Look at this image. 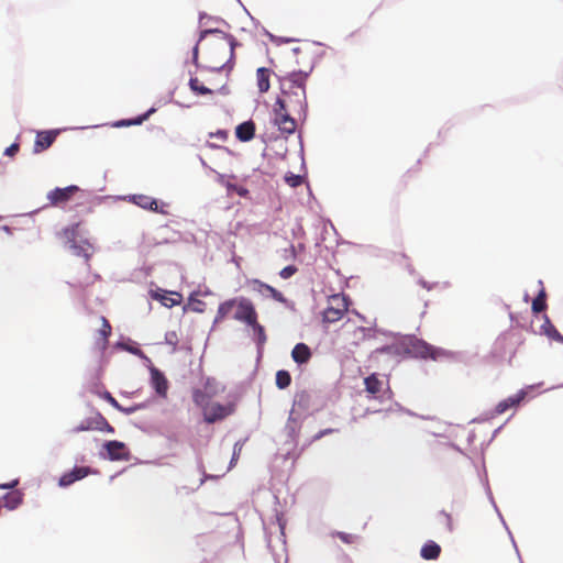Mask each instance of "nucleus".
<instances>
[{
    "mask_svg": "<svg viewBox=\"0 0 563 563\" xmlns=\"http://www.w3.org/2000/svg\"><path fill=\"white\" fill-rule=\"evenodd\" d=\"M349 309L345 296L336 294L329 298L328 306L323 311V321L333 323L341 320Z\"/></svg>",
    "mask_w": 563,
    "mask_h": 563,
    "instance_id": "7",
    "label": "nucleus"
},
{
    "mask_svg": "<svg viewBox=\"0 0 563 563\" xmlns=\"http://www.w3.org/2000/svg\"><path fill=\"white\" fill-rule=\"evenodd\" d=\"M252 283H253V285H255V286L265 287V291H266V292H268V294H269V296H271L274 300H276V301H278V302H282V303L286 302V298H285V296H284L279 290H277L276 288H274L273 286H271V285H268V284H265V283H263V282H261V280H258V279H254Z\"/></svg>",
    "mask_w": 563,
    "mask_h": 563,
    "instance_id": "29",
    "label": "nucleus"
},
{
    "mask_svg": "<svg viewBox=\"0 0 563 563\" xmlns=\"http://www.w3.org/2000/svg\"><path fill=\"white\" fill-rule=\"evenodd\" d=\"M291 383V376L287 371L280 369L276 373V386L279 389L287 388Z\"/></svg>",
    "mask_w": 563,
    "mask_h": 563,
    "instance_id": "33",
    "label": "nucleus"
},
{
    "mask_svg": "<svg viewBox=\"0 0 563 563\" xmlns=\"http://www.w3.org/2000/svg\"><path fill=\"white\" fill-rule=\"evenodd\" d=\"M547 308L545 291L542 289L532 301V311L536 313L542 312Z\"/></svg>",
    "mask_w": 563,
    "mask_h": 563,
    "instance_id": "34",
    "label": "nucleus"
},
{
    "mask_svg": "<svg viewBox=\"0 0 563 563\" xmlns=\"http://www.w3.org/2000/svg\"><path fill=\"white\" fill-rule=\"evenodd\" d=\"M298 268L294 265H288L286 267H284L280 272H279V276L283 278V279H288L290 278L292 275H295L297 273Z\"/></svg>",
    "mask_w": 563,
    "mask_h": 563,
    "instance_id": "39",
    "label": "nucleus"
},
{
    "mask_svg": "<svg viewBox=\"0 0 563 563\" xmlns=\"http://www.w3.org/2000/svg\"><path fill=\"white\" fill-rule=\"evenodd\" d=\"M543 333L551 340L556 341L559 343H563V335L556 330V328L551 323L549 318H545L544 323L542 324Z\"/></svg>",
    "mask_w": 563,
    "mask_h": 563,
    "instance_id": "27",
    "label": "nucleus"
},
{
    "mask_svg": "<svg viewBox=\"0 0 563 563\" xmlns=\"http://www.w3.org/2000/svg\"><path fill=\"white\" fill-rule=\"evenodd\" d=\"M126 350L135 355H142L143 352L139 347H126Z\"/></svg>",
    "mask_w": 563,
    "mask_h": 563,
    "instance_id": "49",
    "label": "nucleus"
},
{
    "mask_svg": "<svg viewBox=\"0 0 563 563\" xmlns=\"http://www.w3.org/2000/svg\"><path fill=\"white\" fill-rule=\"evenodd\" d=\"M252 283H253V285H255V286L265 287V291H266V292H268V294H269V296H271L274 300H276V301H278V302H282V303L286 302V298H285V296H284L279 290H277L276 288H274L273 286H271V285H268V284H265V283H263V282H261V280H258V279H254Z\"/></svg>",
    "mask_w": 563,
    "mask_h": 563,
    "instance_id": "28",
    "label": "nucleus"
},
{
    "mask_svg": "<svg viewBox=\"0 0 563 563\" xmlns=\"http://www.w3.org/2000/svg\"><path fill=\"white\" fill-rule=\"evenodd\" d=\"M368 332H369V330L364 328V327H356L354 329V338H355V340L353 341V343L357 344V342L360 340L365 339V336L367 335Z\"/></svg>",
    "mask_w": 563,
    "mask_h": 563,
    "instance_id": "40",
    "label": "nucleus"
},
{
    "mask_svg": "<svg viewBox=\"0 0 563 563\" xmlns=\"http://www.w3.org/2000/svg\"><path fill=\"white\" fill-rule=\"evenodd\" d=\"M104 448L112 461H128L130 459V452L123 442L109 441L104 444Z\"/></svg>",
    "mask_w": 563,
    "mask_h": 563,
    "instance_id": "13",
    "label": "nucleus"
},
{
    "mask_svg": "<svg viewBox=\"0 0 563 563\" xmlns=\"http://www.w3.org/2000/svg\"><path fill=\"white\" fill-rule=\"evenodd\" d=\"M271 75H272V70L266 68V67H260L257 68L256 70V84H257V88H258V91L261 93H265L269 90L271 88Z\"/></svg>",
    "mask_w": 563,
    "mask_h": 563,
    "instance_id": "21",
    "label": "nucleus"
},
{
    "mask_svg": "<svg viewBox=\"0 0 563 563\" xmlns=\"http://www.w3.org/2000/svg\"><path fill=\"white\" fill-rule=\"evenodd\" d=\"M285 181L287 185H289L290 187L292 188H296L298 186H300L303 181V178L300 176V175H296V174H292V173H288L286 176H285Z\"/></svg>",
    "mask_w": 563,
    "mask_h": 563,
    "instance_id": "38",
    "label": "nucleus"
},
{
    "mask_svg": "<svg viewBox=\"0 0 563 563\" xmlns=\"http://www.w3.org/2000/svg\"><path fill=\"white\" fill-rule=\"evenodd\" d=\"M252 283H253V285H255V286L265 287V291H266V292H268V294H269V296H271L274 300H276V301H278V302H282V303L286 302V298H285V296H284L279 290H277L276 288H274L273 286H271V285H268V284H265V283H263V282H261V280H258V279H254Z\"/></svg>",
    "mask_w": 563,
    "mask_h": 563,
    "instance_id": "30",
    "label": "nucleus"
},
{
    "mask_svg": "<svg viewBox=\"0 0 563 563\" xmlns=\"http://www.w3.org/2000/svg\"><path fill=\"white\" fill-rule=\"evenodd\" d=\"M104 399L115 409H122V406L118 402V400L109 393L107 391L104 394Z\"/></svg>",
    "mask_w": 563,
    "mask_h": 563,
    "instance_id": "42",
    "label": "nucleus"
},
{
    "mask_svg": "<svg viewBox=\"0 0 563 563\" xmlns=\"http://www.w3.org/2000/svg\"><path fill=\"white\" fill-rule=\"evenodd\" d=\"M207 35H212L207 52L208 68L213 71L229 70L233 67L234 49L238 45L234 36L220 30H205L200 33L199 42Z\"/></svg>",
    "mask_w": 563,
    "mask_h": 563,
    "instance_id": "2",
    "label": "nucleus"
},
{
    "mask_svg": "<svg viewBox=\"0 0 563 563\" xmlns=\"http://www.w3.org/2000/svg\"><path fill=\"white\" fill-rule=\"evenodd\" d=\"M57 135L58 132L53 130L37 132L33 152L38 154L46 151L55 142Z\"/></svg>",
    "mask_w": 563,
    "mask_h": 563,
    "instance_id": "14",
    "label": "nucleus"
},
{
    "mask_svg": "<svg viewBox=\"0 0 563 563\" xmlns=\"http://www.w3.org/2000/svg\"><path fill=\"white\" fill-rule=\"evenodd\" d=\"M236 194L241 197H245L247 194H249V190L246 188H243V187H232Z\"/></svg>",
    "mask_w": 563,
    "mask_h": 563,
    "instance_id": "47",
    "label": "nucleus"
},
{
    "mask_svg": "<svg viewBox=\"0 0 563 563\" xmlns=\"http://www.w3.org/2000/svg\"><path fill=\"white\" fill-rule=\"evenodd\" d=\"M58 239L67 245L75 255L81 256L86 262V274L82 279H75L70 286L78 290H85L89 286L93 285L95 282L99 278L98 275H93L91 273L90 258L93 254L92 244L86 240L80 239V223L70 224L64 229H62L57 233Z\"/></svg>",
    "mask_w": 563,
    "mask_h": 563,
    "instance_id": "1",
    "label": "nucleus"
},
{
    "mask_svg": "<svg viewBox=\"0 0 563 563\" xmlns=\"http://www.w3.org/2000/svg\"><path fill=\"white\" fill-rule=\"evenodd\" d=\"M19 148H20L19 144L13 143L9 147L5 148L4 154L8 156H14L19 152Z\"/></svg>",
    "mask_w": 563,
    "mask_h": 563,
    "instance_id": "44",
    "label": "nucleus"
},
{
    "mask_svg": "<svg viewBox=\"0 0 563 563\" xmlns=\"http://www.w3.org/2000/svg\"><path fill=\"white\" fill-rule=\"evenodd\" d=\"M210 137H217L218 140L224 142L228 140V132L225 130H219L216 133H210Z\"/></svg>",
    "mask_w": 563,
    "mask_h": 563,
    "instance_id": "43",
    "label": "nucleus"
},
{
    "mask_svg": "<svg viewBox=\"0 0 563 563\" xmlns=\"http://www.w3.org/2000/svg\"><path fill=\"white\" fill-rule=\"evenodd\" d=\"M333 432V429H324V430H321L320 432H318L316 435H313L312 438V441H317L319 439H321L322 437L327 435V434H330Z\"/></svg>",
    "mask_w": 563,
    "mask_h": 563,
    "instance_id": "45",
    "label": "nucleus"
},
{
    "mask_svg": "<svg viewBox=\"0 0 563 563\" xmlns=\"http://www.w3.org/2000/svg\"><path fill=\"white\" fill-rule=\"evenodd\" d=\"M311 355L310 347L305 343H297L291 351L292 360L299 365L308 363Z\"/></svg>",
    "mask_w": 563,
    "mask_h": 563,
    "instance_id": "19",
    "label": "nucleus"
},
{
    "mask_svg": "<svg viewBox=\"0 0 563 563\" xmlns=\"http://www.w3.org/2000/svg\"><path fill=\"white\" fill-rule=\"evenodd\" d=\"M151 383L155 391L162 396L166 397L168 390V380L165 375L156 367H151Z\"/></svg>",
    "mask_w": 563,
    "mask_h": 563,
    "instance_id": "15",
    "label": "nucleus"
},
{
    "mask_svg": "<svg viewBox=\"0 0 563 563\" xmlns=\"http://www.w3.org/2000/svg\"><path fill=\"white\" fill-rule=\"evenodd\" d=\"M286 252H289L291 258L296 257V250L294 245H290L289 249L286 250Z\"/></svg>",
    "mask_w": 563,
    "mask_h": 563,
    "instance_id": "51",
    "label": "nucleus"
},
{
    "mask_svg": "<svg viewBox=\"0 0 563 563\" xmlns=\"http://www.w3.org/2000/svg\"><path fill=\"white\" fill-rule=\"evenodd\" d=\"M155 110L154 109H151L148 110L146 113H144L143 115H140L137 117L136 119L134 120H122L120 122H118L115 125L117 126H129V125H137V124H141L143 123L148 117L151 113H153Z\"/></svg>",
    "mask_w": 563,
    "mask_h": 563,
    "instance_id": "36",
    "label": "nucleus"
},
{
    "mask_svg": "<svg viewBox=\"0 0 563 563\" xmlns=\"http://www.w3.org/2000/svg\"><path fill=\"white\" fill-rule=\"evenodd\" d=\"M441 554V547L434 541L426 542L421 550L420 555L424 560H437Z\"/></svg>",
    "mask_w": 563,
    "mask_h": 563,
    "instance_id": "22",
    "label": "nucleus"
},
{
    "mask_svg": "<svg viewBox=\"0 0 563 563\" xmlns=\"http://www.w3.org/2000/svg\"><path fill=\"white\" fill-rule=\"evenodd\" d=\"M523 342L525 339L521 333L512 330L504 332L495 340L490 356L498 362L508 361V363H511Z\"/></svg>",
    "mask_w": 563,
    "mask_h": 563,
    "instance_id": "4",
    "label": "nucleus"
},
{
    "mask_svg": "<svg viewBox=\"0 0 563 563\" xmlns=\"http://www.w3.org/2000/svg\"><path fill=\"white\" fill-rule=\"evenodd\" d=\"M133 201L135 205L143 209H148L152 211H158V203L152 197L145 195H136L133 197Z\"/></svg>",
    "mask_w": 563,
    "mask_h": 563,
    "instance_id": "26",
    "label": "nucleus"
},
{
    "mask_svg": "<svg viewBox=\"0 0 563 563\" xmlns=\"http://www.w3.org/2000/svg\"><path fill=\"white\" fill-rule=\"evenodd\" d=\"M235 135L241 142H249L255 135V123L250 120L239 124L235 129Z\"/></svg>",
    "mask_w": 563,
    "mask_h": 563,
    "instance_id": "20",
    "label": "nucleus"
},
{
    "mask_svg": "<svg viewBox=\"0 0 563 563\" xmlns=\"http://www.w3.org/2000/svg\"><path fill=\"white\" fill-rule=\"evenodd\" d=\"M249 327L252 328L254 335L256 336L257 344L260 346L264 345L267 341V336L264 327L258 322V318L255 319V323L252 322Z\"/></svg>",
    "mask_w": 563,
    "mask_h": 563,
    "instance_id": "31",
    "label": "nucleus"
},
{
    "mask_svg": "<svg viewBox=\"0 0 563 563\" xmlns=\"http://www.w3.org/2000/svg\"><path fill=\"white\" fill-rule=\"evenodd\" d=\"M90 472H91V470L87 466L75 467L70 472L65 473L59 478V486H62V487L69 486L73 483H75L76 481H79V479H82L84 477H86L88 474H90Z\"/></svg>",
    "mask_w": 563,
    "mask_h": 563,
    "instance_id": "17",
    "label": "nucleus"
},
{
    "mask_svg": "<svg viewBox=\"0 0 563 563\" xmlns=\"http://www.w3.org/2000/svg\"><path fill=\"white\" fill-rule=\"evenodd\" d=\"M100 321L101 328L97 332V335L95 338V344L99 350L103 351L108 346L109 338L112 333V328L106 317H101Z\"/></svg>",
    "mask_w": 563,
    "mask_h": 563,
    "instance_id": "16",
    "label": "nucleus"
},
{
    "mask_svg": "<svg viewBox=\"0 0 563 563\" xmlns=\"http://www.w3.org/2000/svg\"><path fill=\"white\" fill-rule=\"evenodd\" d=\"M23 500V493L15 489L3 496V506L10 510L18 508Z\"/></svg>",
    "mask_w": 563,
    "mask_h": 563,
    "instance_id": "24",
    "label": "nucleus"
},
{
    "mask_svg": "<svg viewBox=\"0 0 563 563\" xmlns=\"http://www.w3.org/2000/svg\"><path fill=\"white\" fill-rule=\"evenodd\" d=\"M96 430L101 432L113 433L114 428L108 422V420L100 413L96 412L93 416L82 420L78 426L71 429L73 433L81 431Z\"/></svg>",
    "mask_w": 563,
    "mask_h": 563,
    "instance_id": "10",
    "label": "nucleus"
},
{
    "mask_svg": "<svg viewBox=\"0 0 563 563\" xmlns=\"http://www.w3.org/2000/svg\"><path fill=\"white\" fill-rule=\"evenodd\" d=\"M137 408L139 407H129V408L122 407V409H118V410L121 412H124L125 415H131V413L135 412L137 410Z\"/></svg>",
    "mask_w": 563,
    "mask_h": 563,
    "instance_id": "48",
    "label": "nucleus"
},
{
    "mask_svg": "<svg viewBox=\"0 0 563 563\" xmlns=\"http://www.w3.org/2000/svg\"><path fill=\"white\" fill-rule=\"evenodd\" d=\"M19 484V479H13L7 484H0V489H12Z\"/></svg>",
    "mask_w": 563,
    "mask_h": 563,
    "instance_id": "46",
    "label": "nucleus"
},
{
    "mask_svg": "<svg viewBox=\"0 0 563 563\" xmlns=\"http://www.w3.org/2000/svg\"><path fill=\"white\" fill-rule=\"evenodd\" d=\"M192 58H194V63L197 65V62H198V43L195 45L194 47V52H192Z\"/></svg>",
    "mask_w": 563,
    "mask_h": 563,
    "instance_id": "50",
    "label": "nucleus"
},
{
    "mask_svg": "<svg viewBox=\"0 0 563 563\" xmlns=\"http://www.w3.org/2000/svg\"><path fill=\"white\" fill-rule=\"evenodd\" d=\"M190 305L195 312L202 313L205 311L206 303L202 300L190 298Z\"/></svg>",
    "mask_w": 563,
    "mask_h": 563,
    "instance_id": "41",
    "label": "nucleus"
},
{
    "mask_svg": "<svg viewBox=\"0 0 563 563\" xmlns=\"http://www.w3.org/2000/svg\"><path fill=\"white\" fill-rule=\"evenodd\" d=\"M365 390L376 396L382 391L383 382L378 378L377 374H371L364 379Z\"/></svg>",
    "mask_w": 563,
    "mask_h": 563,
    "instance_id": "25",
    "label": "nucleus"
},
{
    "mask_svg": "<svg viewBox=\"0 0 563 563\" xmlns=\"http://www.w3.org/2000/svg\"><path fill=\"white\" fill-rule=\"evenodd\" d=\"M152 299L159 301L164 307L172 308L183 301V295L178 291H168L162 288L150 291Z\"/></svg>",
    "mask_w": 563,
    "mask_h": 563,
    "instance_id": "12",
    "label": "nucleus"
},
{
    "mask_svg": "<svg viewBox=\"0 0 563 563\" xmlns=\"http://www.w3.org/2000/svg\"><path fill=\"white\" fill-rule=\"evenodd\" d=\"M308 73L292 71L279 78L282 96L276 101H282L285 106L299 118L305 117L307 112L306 80Z\"/></svg>",
    "mask_w": 563,
    "mask_h": 563,
    "instance_id": "3",
    "label": "nucleus"
},
{
    "mask_svg": "<svg viewBox=\"0 0 563 563\" xmlns=\"http://www.w3.org/2000/svg\"><path fill=\"white\" fill-rule=\"evenodd\" d=\"M194 400L202 408L203 419L207 423H214L216 421L223 420L234 410L233 405H221L218 402L208 405L206 395L200 390H196L194 393Z\"/></svg>",
    "mask_w": 563,
    "mask_h": 563,
    "instance_id": "5",
    "label": "nucleus"
},
{
    "mask_svg": "<svg viewBox=\"0 0 563 563\" xmlns=\"http://www.w3.org/2000/svg\"><path fill=\"white\" fill-rule=\"evenodd\" d=\"M332 537L339 538L342 542H344L346 544L354 543L357 540V538H358L355 534H351V533H346V532H341V531L333 532Z\"/></svg>",
    "mask_w": 563,
    "mask_h": 563,
    "instance_id": "37",
    "label": "nucleus"
},
{
    "mask_svg": "<svg viewBox=\"0 0 563 563\" xmlns=\"http://www.w3.org/2000/svg\"><path fill=\"white\" fill-rule=\"evenodd\" d=\"M274 124L278 128L282 133L292 134L296 131L297 122L291 117L292 111H289V108L282 103V101H276L274 104Z\"/></svg>",
    "mask_w": 563,
    "mask_h": 563,
    "instance_id": "6",
    "label": "nucleus"
},
{
    "mask_svg": "<svg viewBox=\"0 0 563 563\" xmlns=\"http://www.w3.org/2000/svg\"><path fill=\"white\" fill-rule=\"evenodd\" d=\"M258 292H262L263 290H265V287H260V286H256L255 288Z\"/></svg>",
    "mask_w": 563,
    "mask_h": 563,
    "instance_id": "53",
    "label": "nucleus"
},
{
    "mask_svg": "<svg viewBox=\"0 0 563 563\" xmlns=\"http://www.w3.org/2000/svg\"><path fill=\"white\" fill-rule=\"evenodd\" d=\"M409 351L417 357L430 358L437 361L446 356V351L441 347H435L423 340L415 339L410 341Z\"/></svg>",
    "mask_w": 563,
    "mask_h": 563,
    "instance_id": "8",
    "label": "nucleus"
},
{
    "mask_svg": "<svg viewBox=\"0 0 563 563\" xmlns=\"http://www.w3.org/2000/svg\"><path fill=\"white\" fill-rule=\"evenodd\" d=\"M235 298L228 299L223 302H221L218 307L216 317H214V323L223 322L232 312L234 309Z\"/></svg>",
    "mask_w": 563,
    "mask_h": 563,
    "instance_id": "23",
    "label": "nucleus"
},
{
    "mask_svg": "<svg viewBox=\"0 0 563 563\" xmlns=\"http://www.w3.org/2000/svg\"><path fill=\"white\" fill-rule=\"evenodd\" d=\"M527 396L525 390H519L516 395L499 401L495 408L497 415L506 412L508 409L517 407Z\"/></svg>",
    "mask_w": 563,
    "mask_h": 563,
    "instance_id": "18",
    "label": "nucleus"
},
{
    "mask_svg": "<svg viewBox=\"0 0 563 563\" xmlns=\"http://www.w3.org/2000/svg\"><path fill=\"white\" fill-rule=\"evenodd\" d=\"M80 189L78 186L70 185L65 188H55L47 194L51 206L59 207L67 203Z\"/></svg>",
    "mask_w": 563,
    "mask_h": 563,
    "instance_id": "11",
    "label": "nucleus"
},
{
    "mask_svg": "<svg viewBox=\"0 0 563 563\" xmlns=\"http://www.w3.org/2000/svg\"><path fill=\"white\" fill-rule=\"evenodd\" d=\"M438 517H439L440 522L444 526V528L448 532L451 533L454 531L453 518H452L451 514H449L444 510H441L438 514Z\"/></svg>",
    "mask_w": 563,
    "mask_h": 563,
    "instance_id": "35",
    "label": "nucleus"
},
{
    "mask_svg": "<svg viewBox=\"0 0 563 563\" xmlns=\"http://www.w3.org/2000/svg\"><path fill=\"white\" fill-rule=\"evenodd\" d=\"M206 146L207 147H210V148H220L219 146H217L216 144L211 143V142H207L206 143Z\"/></svg>",
    "mask_w": 563,
    "mask_h": 563,
    "instance_id": "52",
    "label": "nucleus"
},
{
    "mask_svg": "<svg viewBox=\"0 0 563 563\" xmlns=\"http://www.w3.org/2000/svg\"><path fill=\"white\" fill-rule=\"evenodd\" d=\"M190 90L198 96L211 95L212 90L200 84L197 77H191L189 80Z\"/></svg>",
    "mask_w": 563,
    "mask_h": 563,
    "instance_id": "32",
    "label": "nucleus"
},
{
    "mask_svg": "<svg viewBox=\"0 0 563 563\" xmlns=\"http://www.w3.org/2000/svg\"><path fill=\"white\" fill-rule=\"evenodd\" d=\"M234 308L233 319L246 325L255 323V319L258 318L255 306L246 297H236Z\"/></svg>",
    "mask_w": 563,
    "mask_h": 563,
    "instance_id": "9",
    "label": "nucleus"
}]
</instances>
